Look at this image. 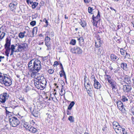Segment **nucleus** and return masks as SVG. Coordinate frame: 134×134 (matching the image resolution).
Masks as SVG:
<instances>
[{
  "label": "nucleus",
  "mask_w": 134,
  "mask_h": 134,
  "mask_svg": "<svg viewBox=\"0 0 134 134\" xmlns=\"http://www.w3.org/2000/svg\"><path fill=\"white\" fill-rule=\"evenodd\" d=\"M123 89L124 91H125L127 92H129L132 90V88L130 86L125 85L124 86Z\"/></svg>",
  "instance_id": "obj_12"
},
{
  "label": "nucleus",
  "mask_w": 134,
  "mask_h": 134,
  "mask_svg": "<svg viewBox=\"0 0 134 134\" xmlns=\"http://www.w3.org/2000/svg\"><path fill=\"white\" fill-rule=\"evenodd\" d=\"M98 22H96L95 20H93V22H92V23L93 24V25L94 26H97V23Z\"/></svg>",
  "instance_id": "obj_47"
},
{
  "label": "nucleus",
  "mask_w": 134,
  "mask_h": 134,
  "mask_svg": "<svg viewBox=\"0 0 134 134\" xmlns=\"http://www.w3.org/2000/svg\"><path fill=\"white\" fill-rule=\"evenodd\" d=\"M126 55L125 56V58H128L129 59L130 58V54H129L128 53H127V52L125 53Z\"/></svg>",
  "instance_id": "obj_40"
},
{
  "label": "nucleus",
  "mask_w": 134,
  "mask_h": 134,
  "mask_svg": "<svg viewBox=\"0 0 134 134\" xmlns=\"http://www.w3.org/2000/svg\"><path fill=\"white\" fill-rule=\"evenodd\" d=\"M18 36L20 38H23L24 37L25 35L24 34L22 33V32H21L19 34Z\"/></svg>",
  "instance_id": "obj_37"
},
{
  "label": "nucleus",
  "mask_w": 134,
  "mask_h": 134,
  "mask_svg": "<svg viewBox=\"0 0 134 134\" xmlns=\"http://www.w3.org/2000/svg\"><path fill=\"white\" fill-rule=\"evenodd\" d=\"M5 35V33L3 32L0 36V41L3 38Z\"/></svg>",
  "instance_id": "obj_38"
},
{
  "label": "nucleus",
  "mask_w": 134,
  "mask_h": 134,
  "mask_svg": "<svg viewBox=\"0 0 134 134\" xmlns=\"http://www.w3.org/2000/svg\"><path fill=\"white\" fill-rule=\"evenodd\" d=\"M122 129L123 128H122L119 125L118 126V127H117L115 128V129L114 130L116 133H120L121 132V131L122 130Z\"/></svg>",
  "instance_id": "obj_17"
},
{
  "label": "nucleus",
  "mask_w": 134,
  "mask_h": 134,
  "mask_svg": "<svg viewBox=\"0 0 134 134\" xmlns=\"http://www.w3.org/2000/svg\"><path fill=\"white\" fill-rule=\"evenodd\" d=\"M101 54V52L100 50H99L97 52V54L98 55H100Z\"/></svg>",
  "instance_id": "obj_54"
},
{
  "label": "nucleus",
  "mask_w": 134,
  "mask_h": 134,
  "mask_svg": "<svg viewBox=\"0 0 134 134\" xmlns=\"http://www.w3.org/2000/svg\"><path fill=\"white\" fill-rule=\"evenodd\" d=\"M45 45L47 47V50L49 49L50 47V45L49 43H45Z\"/></svg>",
  "instance_id": "obj_43"
},
{
  "label": "nucleus",
  "mask_w": 134,
  "mask_h": 134,
  "mask_svg": "<svg viewBox=\"0 0 134 134\" xmlns=\"http://www.w3.org/2000/svg\"><path fill=\"white\" fill-rule=\"evenodd\" d=\"M37 27H34V29H33V31H32V32L33 33V32L35 30H37Z\"/></svg>",
  "instance_id": "obj_59"
},
{
  "label": "nucleus",
  "mask_w": 134,
  "mask_h": 134,
  "mask_svg": "<svg viewBox=\"0 0 134 134\" xmlns=\"http://www.w3.org/2000/svg\"><path fill=\"white\" fill-rule=\"evenodd\" d=\"M95 46L97 47H100L102 44V41H101L100 38L98 39L95 42Z\"/></svg>",
  "instance_id": "obj_14"
},
{
  "label": "nucleus",
  "mask_w": 134,
  "mask_h": 134,
  "mask_svg": "<svg viewBox=\"0 0 134 134\" xmlns=\"http://www.w3.org/2000/svg\"><path fill=\"white\" fill-rule=\"evenodd\" d=\"M34 81L35 85L38 89L42 90L46 87V81L42 75L36 77Z\"/></svg>",
  "instance_id": "obj_1"
},
{
  "label": "nucleus",
  "mask_w": 134,
  "mask_h": 134,
  "mask_svg": "<svg viewBox=\"0 0 134 134\" xmlns=\"http://www.w3.org/2000/svg\"><path fill=\"white\" fill-rule=\"evenodd\" d=\"M121 68L125 71L127 70V64L125 63H122L121 65Z\"/></svg>",
  "instance_id": "obj_18"
},
{
  "label": "nucleus",
  "mask_w": 134,
  "mask_h": 134,
  "mask_svg": "<svg viewBox=\"0 0 134 134\" xmlns=\"http://www.w3.org/2000/svg\"><path fill=\"white\" fill-rule=\"evenodd\" d=\"M91 0H84L85 3L86 4H88L91 1Z\"/></svg>",
  "instance_id": "obj_49"
},
{
  "label": "nucleus",
  "mask_w": 134,
  "mask_h": 134,
  "mask_svg": "<svg viewBox=\"0 0 134 134\" xmlns=\"http://www.w3.org/2000/svg\"><path fill=\"white\" fill-rule=\"evenodd\" d=\"M86 76H85L84 80V81H85V85L86 84Z\"/></svg>",
  "instance_id": "obj_57"
},
{
  "label": "nucleus",
  "mask_w": 134,
  "mask_h": 134,
  "mask_svg": "<svg viewBox=\"0 0 134 134\" xmlns=\"http://www.w3.org/2000/svg\"><path fill=\"white\" fill-rule=\"evenodd\" d=\"M117 104L118 108L121 111L122 113H124L125 111V110L124 108L123 103L121 101H119L117 102Z\"/></svg>",
  "instance_id": "obj_9"
},
{
  "label": "nucleus",
  "mask_w": 134,
  "mask_h": 134,
  "mask_svg": "<svg viewBox=\"0 0 134 134\" xmlns=\"http://www.w3.org/2000/svg\"><path fill=\"white\" fill-rule=\"evenodd\" d=\"M77 40L79 41V44H82L84 41L83 38L82 37H80L78 38Z\"/></svg>",
  "instance_id": "obj_29"
},
{
  "label": "nucleus",
  "mask_w": 134,
  "mask_h": 134,
  "mask_svg": "<svg viewBox=\"0 0 134 134\" xmlns=\"http://www.w3.org/2000/svg\"><path fill=\"white\" fill-rule=\"evenodd\" d=\"M28 130L30 132L34 133H35L37 131V130L36 128L31 126L30 127Z\"/></svg>",
  "instance_id": "obj_21"
},
{
  "label": "nucleus",
  "mask_w": 134,
  "mask_h": 134,
  "mask_svg": "<svg viewBox=\"0 0 134 134\" xmlns=\"http://www.w3.org/2000/svg\"><path fill=\"white\" fill-rule=\"evenodd\" d=\"M113 128L114 129H115V128H116L117 127H118V126L120 125H119L118 123L116 121H114L113 122Z\"/></svg>",
  "instance_id": "obj_27"
},
{
  "label": "nucleus",
  "mask_w": 134,
  "mask_h": 134,
  "mask_svg": "<svg viewBox=\"0 0 134 134\" xmlns=\"http://www.w3.org/2000/svg\"><path fill=\"white\" fill-rule=\"evenodd\" d=\"M51 40V38H50L48 36H47L46 37L45 39V43H49L50 42Z\"/></svg>",
  "instance_id": "obj_33"
},
{
  "label": "nucleus",
  "mask_w": 134,
  "mask_h": 134,
  "mask_svg": "<svg viewBox=\"0 0 134 134\" xmlns=\"http://www.w3.org/2000/svg\"><path fill=\"white\" fill-rule=\"evenodd\" d=\"M50 35L51 37H53L54 36V32H51Z\"/></svg>",
  "instance_id": "obj_53"
},
{
  "label": "nucleus",
  "mask_w": 134,
  "mask_h": 134,
  "mask_svg": "<svg viewBox=\"0 0 134 134\" xmlns=\"http://www.w3.org/2000/svg\"><path fill=\"white\" fill-rule=\"evenodd\" d=\"M36 23V21H32L30 23V24L32 26L35 25Z\"/></svg>",
  "instance_id": "obj_45"
},
{
  "label": "nucleus",
  "mask_w": 134,
  "mask_h": 134,
  "mask_svg": "<svg viewBox=\"0 0 134 134\" xmlns=\"http://www.w3.org/2000/svg\"><path fill=\"white\" fill-rule=\"evenodd\" d=\"M54 72V70L52 69H49L48 70V72L50 74H52Z\"/></svg>",
  "instance_id": "obj_41"
},
{
  "label": "nucleus",
  "mask_w": 134,
  "mask_h": 134,
  "mask_svg": "<svg viewBox=\"0 0 134 134\" xmlns=\"http://www.w3.org/2000/svg\"><path fill=\"white\" fill-rule=\"evenodd\" d=\"M4 57H2V56H0V62L1 61L2 59H4Z\"/></svg>",
  "instance_id": "obj_61"
},
{
  "label": "nucleus",
  "mask_w": 134,
  "mask_h": 134,
  "mask_svg": "<svg viewBox=\"0 0 134 134\" xmlns=\"http://www.w3.org/2000/svg\"><path fill=\"white\" fill-rule=\"evenodd\" d=\"M68 119L71 122H73L74 121V118L72 116H70L68 118Z\"/></svg>",
  "instance_id": "obj_32"
},
{
  "label": "nucleus",
  "mask_w": 134,
  "mask_h": 134,
  "mask_svg": "<svg viewBox=\"0 0 134 134\" xmlns=\"http://www.w3.org/2000/svg\"><path fill=\"white\" fill-rule=\"evenodd\" d=\"M86 84H87V85L86 86H87V85H90V83L89 82H86Z\"/></svg>",
  "instance_id": "obj_62"
},
{
  "label": "nucleus",
  "mask_w": 134,
  "mask_h": 134,
  "mask_svg": "<svg viewBox=\"0 0 134 134\" xmlns=\"http://www.w3.org/2000/svg\"><path fill=\"white\" fill-rule=\"evenodd\" d=\"M132 24L133 26L134 27V20L132 21Z\"/></svg>",
  "instance_id": "obj_64"
},
{
  "label": "nucleus",
  "mask_w": 134,
  "mask_h": 134,
  "mask_svg": "<svg viewBox=\"0 0 134 134\" xmlns=\"http://www.w3.org/2000/svg\"><path fill=\"white\" fill-rule=\"evenodd\" d=\"M121 100L122 102H125L127 101L128 100V99L125 96H123L122 97Z\"/></svg>",
  "instance_id": "obj_30"
},
{
  "label": "nucleus",
  "mask_w": 134,
  "mask_h": 134,
  "mask_svg": "<svg viewBox=\"0 0 134 134\" xmlns=\"http://www.w3.org/2000/svg\"><path fill=\"white\" fill-rule=\"evenodd\" d=\"M63 85H62V88L60 93V94L61 96H62L65 93V91L63 89Z\"/></svg>",
  "instance_id": "obj_26"
},
{
  "label": "nucleus",
  "mask_w": 134,
  "mask_h": 134,
  "mask_svg": "<svg viewBox=\"0 0 134 134\" xmlns=\"http://www.w3.org/2000/svg\"><path fill=\"white\" fill-rule=\"evenodd\" d=\"M94 87L97 89H100L101 87L100 84L95 79H94Z\"/></svg>",
  "instance_id": "obj_11"
},
{
  "label": "nucleus",
  "mask_w": 134,
  "mask_h": 134,
  "mask_svg": "<svg viewBox=\"0 0 134 134\" xmlns=\"http://www.w3.org/2000/svg\"><path fill=\"white\" fill-rule=\"evenodd\" d=\"M93 9L92 8L89 7L88 8V12L92 14V12Z\"/></svg>",
  "instance_id": "obj_44"
},
{
  "label": "nucleus",
  "mask_w": 134,
  "mask_h": 134,
  "mask_svg": "<svg viewBox=\"0 0 134 134\" xmlns=\"http://www.w3.org/2000/svg\"><path fill=\"white\" fill-rule=\"evenodd\" d=\"M61 72L64 74V75H65V71H64V69L62 70L61 71Z\"/></svg>",
  "instance_id": "obj_55"
},
{
  "label": "nucleus",
  "mask_w": 134,
  "mask_h": 134,
  "mask_svg": "<svg viewBox=\"0 0 134 134\" xmlns=\"http://www.w3.org/2000/svg\"><path fill=\"white\" fill-rule=\"evenodd\" d=\"M42 68L41 62L38 60L36 59L33 62V69L36 70L40 71Z\"/></svg>",
  "instance_id": "obj_4"
},
{
  "label": "nucleus",
  "mask_w": 134,
  "mask_h": 134,
  "mask_svg": "<svg viewBox=\"0 0 134 134\" xmlns=\"http://www.w3.org/2000/svg\"><path fill=\"white\" fill-rule=\"evenodd\" d=\"M105 76H107L106 79H107V80L108 81V82L113 80V79H112L111 77L110 76L106 74V72H105Z\"/></svg>",
  "instance_id": "obj_28"
},
{
  "label": "nucleus",
  "mask_w": 134,
  "mask_h": 134,
  "mask_svg": "<svg viewBox=\"0 0 134 134\" xmlns=\"http://www.w3.org/2000/svg\"><path fill=\"white\" fill-rule=\"evenodd\" d=\"M26 2L28 4H31L32 2H33V1H31V0H26Z\"/></svg>",
  "instance_id": "obj_48"
},
{
  "label": "nucleus",
  "mask_w": 134,
  "mask_h": 134,
  "mask_svg": "<svg viewBox=\"0 0 134 134\" xmlns=\"http://www.w3.org/2000/svg\"><path fill=\"white\" fill-rule=\"evenodd\" d=\"M9 97V94L7 93H4L0 95V102L2 103L5 102Z\"/></svg>",
  "instance_id": "obj_6"
},
{
  "label": "nucleus",
  "mask_w": 134,
  "mask_h": 134,
  "mask_svg": "<svg viewBox=\"0 0 134 134\" xmlns=\"http://www.w3.org/2000/svg\"><path fill=\"white\" fill-rule=\"evenodd\" d=\"M0 82L8 86H10L12 83V81L9 78L3 76L1 74H0Z\"/></svg>",
  "instance_id": "obj_2"
},
{
  "label": "nucleus",
  "mask_w": 134,
  "mask_h": 134,
  "mask_svg": "<svg viewBox=\"0 0 134 134\" xmlns=\"http://www.w3.org/2000/svg\"><path fill=\"white\" fill-rule=\"evenodd\" d=\"M33 114L34 116L37 117L39 115V112L37 109L34 108L33 110Z\"/></svg>",
  "instance_id": "obj_19"
},
{
  "label": "nucleus",
  "mask_w": 134,
  "mask_h": 134,
  "mask_svg": "<svg viewBox=\"0 0 134 134\" xmlns=\"http://www.w3.org/2000/svg\"><path fill=\"white\" fill-rule=\"evenodd\" d=\"M20 43H16V44H15V47L16 46H18V47L17 48H19V45H20Z\"/></svg>",
  "instance_id": "obj_56"
},
{
  "label": "nucleus",
  "mask_w": 134,
  "mask_h": 134,
  "mask_svg": "<svg viewBox=\"0 0 134 134\" xmlns=\"http://www.w3.org/2000/svg\"><path fill=\"white\" fill-rule=\"evenodd\" d=\"M17 2L16 1H13L12 2L10 3L9 5V7L10 10L12 11H15L17 5Z\"/></svg>",
  "instance_id": "obj_7"
},
{
  "label": "nucleus",
  "mask_w": 134,
  "mask_h": 134,
  "mask_svg": "<svg viewBox=\"0 0 134 134\" xmlns=\"http://www.w3.org/2000/svg\"><path fill=\"white\" fill-rule=\"evenodd\" d=\"M110 57L111 59L112 60L115 62H117L119 59L118 57L114 54H111Z\"/></svg>",
  "instance_id": "obj_13"
},
{
  "label": "nucleus",
  "mask_w": 134,
  "mask_h": 134,
  "mask_svg": "<svg viewBox=\"0 0 134 134\" xmlns=\"http://www.w3.org/2000/svg\"><path fill=\"white\" fill-rule=\"evenodd\" d=\"M75 104V102L74 101L71 102L67 108L68 110H71L72 108V107Z\"/></svg>",
  "instance_id": "obj_25"
},
{
  "label": "nucleus",
  "mask_w": 134,
  "mask_h": 134,
  "mask_svg": "<svg viewBox=\"0 0 134 134\" xmlns=\"http://www.w3.org/2000/svg\"><path fill=\"white\" fill-rule=\"evenodd\" d=\"M14 52H15V51H11V53L10 54V56H11V55H13V53Z\"/></svg>",
  "instance_id": "obj_58"
},
{
  "label": "nucleus",
  "mask_w": 134,
  "mask_h": 134,
  "mask_svg": "<svg viewBox=\"0 0 134 134\" xmlns=\"http://www.w3.org/2000/svg\"><path fill=\"white\" fill-rule=\"evenodd\" d=\"M100 15H97L96 17H94V15L92 16V19L93 20H95L96 22H98L100 19Z\"/></svg>",
  "instance_id": "obj_23"
},
{
  "label": "nucleus",
  "mask_w": 134,
  "mask_h": 134,
  "mask_svg": "<svg viewBox=\"0 0 134 134\" xmlns=\"http://www.w3.org/2000/svg\"><path fill=\"white\" fill-rule=\"evenodd\" d=\"M80 24L83 27H85L86 25L84 21H81L80 23Z\"/></svg>",
  "instance_id": "obj_39"
},
{
  "label": "nucleus",
  "mask_w": 134,
  "mask_h": 134,
  "mask_svg": "<svg viewBox=\"0 0 134 134\" xmlns=\"http://www.w3.org/2000/svg\"><path fill=\"white\" fill-rule=\"evenodd\" d=\"M10 40L8 38L6 39L5 44L4 45L5 48H10Z\"/></svg>",
  "instance_id": "obj_16"
},
{
  "label": "nucleus",
  "mask_w": 134,
  "mask_h": 134,
  "mask_svg": "<svg viewBox=\"0 0 134 134\" xmlns=\"http://www.w3.org/2000/svg\"><path fill=\"white\" fill-rule=\"evenodd\" d=\"M120 52L121 54L124 55H125V54L126 52V50H124L122 49H121L120 50Z\"/></svg>",
  "instance_id": "obj_36"
},
{
  "label": "nucleus",
  "mask_w": 134,
  "mask_h": 134,
  "mask_svg": "<svg viewBox=\"0 0 134 134\" xmlns=\"http://www.w3.org/2000/svg\"><path fill=\"white\" fill-rule=\"evenodd\" d=\"M9 121L11 126L13 127H16L20 124L19 120L15 117H13L10 118Z\"/></svg>",
  "instance_id": "obj_3"
},
{
  "label": "nucleus",
  "mask_w": 134,
  "mask_h": 134,
  "mask_svg": "<svg viewBox=\"0 0 134 134\" xmlns=\"http://www.w3.org/2000/svg\"><path fill=\"white\" fill-rule=\"evenodd\" d=\"M6 49V51H5V53H9L10 51V48H5Z\"/></svg>",
  "instance_id": "obj_46"
},
{
  "label": "nucleus",
  "mask_w": 134,
  "mask_h": 134,
  "mask_svg": "<svg viewBox=\"0 0 134 134\" xmlns=\"http://www.w3.org/2000/svg\"><path fill=\"white\" fill-rule=\"evenodd\" d=\"M32 4V8L33 9H35L37 6L38 3L36 2H33V1Z\"/></svg>",
  "instance_id": "obj_31"
},
{
  "label": "nucleus",
  "mask_w": 134,
  "mask_h": 134,
  "mask_svg": "<svg viewBox=\"0 0 134 134\" xmlns=\"http://www.w3.org/2000/svg\"><path fill=\"white\" fill-rule=\"evenodd\" d=\"M34 62V60H32L29 62L28 64V67L29 68V69H31V68H32V67H33V66H32V64L33 63V64Z\"/></svg>",
  "instance_id": "obj_24"
},
{
  "label": "nucleus",
  "mask_w": 134,
  "mask_h": 134,
  "mask_svg": "<svg viewBox=\"0 0 134 134\" xmlns=\"http://www.w3.org/2000/svg\"><path fill=\"white\" fill-rule=\"evenodd\" d=\"M120 133L121 134L122 133V134H127L125 130V129L124 128L122 129L121 131V132H120Z\"/></svg>",
  "instance_id": "obj_42"
},
{
  "label": "nucleus",
  "mask_w": 134,
  "mask_h": 134,
  "mask_svg": "<svg viewBox=\"0 0 134 134\" xmlns=\"http://www.w3.org/2000/svg\"><path fill=\"white\" fill-rule=\"evenodd\" d=\"M71 51L74 53L81 54L82 52V50L79 47H75L74 48H72L71 49Z\"/></svg>",
  "instance_id": "obj_8"
},
{
  "label": "nucleus",
  "mask_w": 134,
  "mask_h": 134,
  "mask_svg": "<svg viewBox=\"0 0 134 134\" xmlns=\"http://www.w3.org/2000/svg\"><path fill=\"white\" fill-rule=\"evenodd\" d=\"M76 43V40L74 39H72L70 41V44L73 45H74Z\"/></svg>",
  "instance_id": "obj_34"
},
{
  "label": "nucleus",
  "mask_w": 134,
  "mask_h": 134,
  "mask_svg": "<svg viewBox=\"0 0 134 134\" xmlns=\"http://www.w3.org/2000/svg\"><path fill=\"white\" fill-rule=\"evenodd\" d=\"M19 48L16 49V52H21L25 51L27 49V44L26 43H20L19 45Z\"/></svg>",
  "instance_id": "obj_5"
},
{
  "label": "nucleus",
  "mask_w": 134,
  "mask_h": 134,
  "mask_svg": "<svg viewBox=\"0 0 134 134\" xmlns=\"http://www.w3.org/2000/svg\"><path fill=\"white\" fill-rule=\"evenodd\" d=\"M39 71L38 70H36L33 69L31 73V76L33 78H35L36 76H37L38 74V72Z\"/></svg>",
  "instance_id": "obj_10"
},
{
  "label": "nucleus",
  "mask_w": 134,
  "mask_h": 134,
  "mask_svg": "<svg viewBox=\"0 0 134 134\" xmlns=\"http://www.w3.org/2000/svg\"><path fill=\"white\" fill-rule=\"evenodd\" d=\"M109 69L111 70H113V67L112 66H109Z\"/></svg>",
  "instance_id": "obj_60"
},
{
  "label": "nucleus",
  "mask_w": 134,
  "mask_h": 134,
  "mask_svg": "<svg viewBox=\"0 0 134 134\" xmlns=\"http://www.w3.org/2000/svg\"><path fill=\"white\" fill-rule=\"evenodd\" d=\"M23 126L25 128L28 130L31 127L30 124L27 122H25Z\"/></svg>",
  "instance_id": "obj_20"
},
{
  "label": "nucleus",
  "mask_w": 134,
  "mask_h": 134,
  "mask_svg": "<svg viewBox=\"0 0 134 134\" xmlns=\"http://www.w3.org/2000/svg\"><path fill=\"white\" fill-rule=\"evenodd\" d=\"M108 82L111 85L113 89L115 88L116 85V82L113 80Z\"/></svg>",
  "instance_id": "obj_22"
},
{
  "label": "nucleus",
  "mask_w": 134,
  "mask_h": 134,
  "mask_svg": "<svg viewBox=\"0 0 134 134\" xmlns=\"http://www.w3.org/2000/svg\"><path fill=\"white\" fill-rule=\"evenodd\" d=\"M85 88L87 91V92L88 94L90 96V94H91V92L92 91L91 88L92 86L91 85L86 86L85 85Z\"/></svg>",
  "instance_id": "obj_15"
},
{
  "label": "nucleus",
  "mask_w": 134,
  "mask_h": 134,
  "mask_svg": "<svg viewBox=\"0 0 134 134\" xmlns=\"http://www.w3.org/2000/svg\"><path fill=\"white\" fill-rule=\"evenodd\" d=\"M45 23H46V24L44 26V27H46L48 25V22L47 20H46L45 21Z\"/></svg>",
  "instance_id": "obj_52"
},
{
  "label": "nucleus",
  "mask_w": 134,
  "mask_h": 134,
  "mask_svg": "<svg viewBox=\"0 0 134 134\" xmlns=\"http://www.w3.org/2000/svg\"><path fill=\"white\" fill-rule=\"evenodd\" d=\"M5 54L6 55V56L8 57L9 56V53H5Z\"/></svg>",
  "instance_id": "obj_63"
},
{
  "label": "nucleus",
  "mask_w": 134,
  "mask_h": 134,
  "mask_svg": "<svg viewBox=\"0 0 134 134\" xmlns=\"http://www.w3.org/2000/svg\"><path fill=\"white\" fill-rule=\"evenodd\" d=\"M125 80H126L129 83H130L131 82L130 79L128 78H126L125 79Z\"/></svg>",
  "instance_id": "obj_51"
},
{
  "label": "nucleus",
  "mask_w": 134,
  "mask_h": 134,
  "mask_svg": "<svg viewBox=\"0 0 134 134\" xmlns=\"http://www.w3.org/2000/svg\"><path fill=\"white\" fill-rule=\"evenodd\" d=\"M70 110H68V109L67 110V114L68 115H70L71 114V113L70 111H69Z\"/></svg>",
  "instance_id": "obj_50"
},
{
  "label": "nucleus",
  "mask_w": 134,
  "mask_h": 134,
  "mask_svg": "<svg viewBox=\"0 0 134 134\" xmlns=\"http://www.w3.org/2000/svg\"><path fill=\"white\" fill-rule=\"evenodd\" d=\"M15 46L13 44L12 45H11V48H10V49H11V51H15V52H16V50H14V49H15Z\"/></svg>",
  "instance_id": "obj_35"
}]
</instances>
